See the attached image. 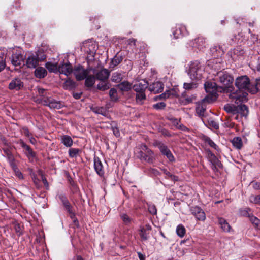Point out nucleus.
Wrapping results in <instances>:
<instances>
[{"instance_id":"nucleus-1","label":"nucleus","mask_w":260,"mask_h":260,"mask_svg":"<svg viewBox=\"0 0 260 260\" xmlns=\"http://www.w3.org/2000/svg\"><path fill=\"white\" fill-rule=\"evenodd\" d=\"M235 85L239 90L235 91L234 88L232 92L229 94V98L236 104L247 101V92L243 91V90L249 91V79L246 76L239 77L236 79Z\"/></svg>"},{"instance_id":"nucleus-2","label":"nucleus","mask_w":260,"mask_h":260,"mask_svg":"<svg viewBox=\"0 0 260 260\" xmlns=\"http://www.w3.org/2000/svg\"><path fill=\"white\" fill-rule=\"evenodd\" d=\"M213 80L217 83L220 84L223 86H219V88L224 92H232L234 87L232 84L234 81L233 77L228 72L225 71H221L216 73L214 75Z\"/></svg>"},{"instance_id":"nucleus-3","label":"nucleus","mask_w":260,"mask_h":260,"mask_svg":"<svg viewBox=\"0 0 260 260\" xmlns=\"http://www.w3.org/2000/svg\"><path fill=\"white\" fill-rule=\"evenodd\" d=\"M216 82H206L204 84V88L208 95L203 99L204 102H207L208 103H212L215 101L218 96L217 91L220 89L217 86Z\"/></svg>"},{"instance_id":"nucleus-4","label":"nucleus","mask_w":260,"mask_h":260,"mask_svg":"<svg viewBox=\"0 0 260 260\" xmlns=\"http://www.w3.org/2000/svg\"><path fill=\"white\" fill-rule=\"evenodd\" d=\"M137 157L141 161H144L149 164H152L155 159L154 152L145 144L141 145Z\"/></svg>"},{"instance_id":"nucleus-5","label":"nucleus","mask_w":260,"mask_h":260,"mask_svg":"<svg viewBox=\"0 0 260 260\" xmlns=\"http://www.w3.org/2000/svg\"><path fill=\"white\" fill-rule=\"evenodd\" d=\"M188 74L192 79L199 80L202 78V70L199 61H195L191 63Z\"/></svg>"},{"instance_id":"nucleus-6","label":"nucleus","mask_w":260,"mask_h":260,"mask_svg":"<svg viewBox=\"0 0 260 260\" xmlns=\"http://www.w3.org/2000/svg\"><path fill=\"white\" fill-rule=\"evenodd\" d=\"M153 146L155 147H157L161 154L166 156V157L169 159V160L171 162H174L175 160V159L172 153L170 150L169 149L168 146L165 145L162 142L159 141H155L153 143Z\"/></svg>"},{"instance_id":"nucleus-7","label":"nucleus","mask_w":260,"mask_h":260,"mask_svg":"<svg viewBox=\"0 0 260 260\" xmlns=\"http://www.w3.org/2000/svg\"><path fill=\"white\" fill-rule=\"evenodd\" d=\"M73 73L76 80L81 81L86 78L89 73V70L84 69L83 66L79 65L75 67Z\"/></svg>"},{"instance_id":"nucleus-8","label":"nucleus","mask_w":260,"mask_h":260,"mask_svg":"<svg viewBox=\"0 0 260 260\" xmlns=\"http://www.w3.org/2000/svg\"><path fill=\"white\" fill-rule=\"evenodd\" d=\"M41 101L44 105L49 107L50 109H59L62 107V105L60 101H56L51 98H43Z\"/></svg>"},{"instance_id":"nucleus-9","label":"nucleus","mask_w":260,"mask_h":260,"mask_svg":"<svg viewBox=\"0 0 260 260\" xmlns=\"http://www.w3.org/2000/svg\"><path fill=\"white\" fill-rule=\"evenodd\" d=\"M190 210L197 220L204 221L206 219L205 213L201 207L197 206L192 207Z\"/></svg>"},{"instance_id":"nucleus-10","label":"nucleus","mask_w":260,"mask_h":260,"mask_svg":"<svg viewBox=\"0 0 260 260\" xmlns=\"http://www.w3.org/2000/svg\"><path fill=\"white\" fill-rule=\"evenodd\" d=\"M188 34V32L186 27L182 24L176 25L173 31V35L175 39L181 38L183 36H187Z\"/></svg>"},{"instance_id":"nucleus-11","label":"nucleus","mask_w":260,"mask_h":260,"mask_svg":"<svg viewBox=\"0 0 260 260\" xmlns=\"http://www.w3.org/2000/svg\"><path fill=\"white\" fill-rule=\"evenodd\" d=\"M11 62L15 67L21 68L24 65V60L23 55L20 53H13L11 57Z\"/></svg>"},{"instance_id":"nucleus-12","label":"nucleus","mask_w":260,"mask_h":260,"mask_svg":"<svg viewBox=\"0 0 260 260\" xmlns=\"http://www.w3.org/2000/svg\"><path fill=\"white\" fill-rule=\"evenodd\" d=\"M94 168L96 173L100 176L103 177L104 175V170L103 164L98 156L94 157Z\"/></svg>"},{"instance_id":"nucleus-13","label":"nucleus","mask_w":260,"mask_h":260,"mask_svg":"<svg viewBox=\"0 0 260 260\" xmlns=\"http://www.w3.org/2000/svg\"><path fill=\"white\" fill-rule=\"evenodd\" d=\"M23 83L19 78L13 79L9 83V88L10 90H19L23 87Z\"/></svg>"},{"instance_id":"nucleus-14","label":"nucleus","mask_w":260,"mask_h":260,"mask_svg":"<svg viewBox=\"0 0 260 260\" xmlns=\"http://www.w3.org/2000/svg\"><path fill=\"white\" fill-rule=\"evenodd\" d=\"M94 74L96 79L101 81H106L110 75L109 71L106 69H103Z\"/></svg>"},{"instance_id":"nucleus-15","label":"nucleus","mask_w":260,"mask_h":260,"mask_svg":"<svg viewBox=\"0 0 260 260\" xmlns=\"http://www.w3.org/2000/svg\"><path fill=\"white\" fill-rule=\"evenodd\" d=\"M58 71L61 74L68 76L73 72L72 66L69 62L63 63L58 66Z\"/></svg>"},{"instance_id":"nucleus-16","label":"nucleus","mask_w":260,"mask_h":260,"mask_svg":"<svg viewBox=\"0 0 260 260\" xmlns=\"http://www.w3.org/2000/svg\"><path fill=\"white\" fill-rule=\"evenodd\" d=\"M164 85L161 82H154L149 86V90L154 93L161 92L164 89Z\"/></svg>"},{"instance_id":"nucleus-17","label":"nucleus","mask_w":260,"mask_h":260,"mask_svg":"<svg viewBox=\"0 0 260 260\" xmlns=\"http://www.w3.org/2000/svg\"><path fill=\"white\" fill-rule=\"evenodd\" d=\"M148 87V82L144 80L143 82L135 84L133 86V89L136 92H144Z\"/></svg>"},{"instance_id":"nucleus-18","label":"nucleus","mask_w":260,"mask_h":260,"mask_svg":"<svg viewBox=\"0 0 260 260\" xmlns=\"http://www.w3.org/2000/svg\"><path fill=\"white\" fill-rule=\"evenodd\" d=\"M39 64L37 56L32 54L28 57L26 61V65L29 68H35Z\"/></svg>"},{"instance_id":"nucleus-19","label":"nucleus","mask_w":260,"mask_h":260,"mask_svg":"<svg viewBox=\"0 0 260 260\" xmlns=\"http://www.w3.org/2000/svg\"><path fill=\"white\" fill-rule=\"evenodd\" d=\"M84 47L86 48V52L92 56H93L97 50V46L95 42L92 41L86 43Z\"/></svg>"},{"instance_id":"nucleus-20","label":"nucleus","mask_w":260,"mask_h":260,"mask_svg":"<svg viewBox=\"0 0 260 260\" xmlns=\"http://www.w3.org/2000/svg\"><path fill=\"white\" fill-rule=\"evenodd\" d=\"M60 142L67 147H71L73 144V140L72 138L67 135H63L60 136Z\"/></svg>"},{"instance_id":"nucleus-21","label":"nucleus","mask_w":260,"mask_h":260,"mask_svg":"<svg viewBox=\"0 0 260 260\" xmlns=\"http://www.w3.org/2000/svg\"><path fill=\"white\" fill-rule=\"evenodd\" d=\"M242 102H240L238 104H237L238 105L236 107V113H238L243 116H246L248 114V108L245 105L242 104Z\"/></svg>"},{"instance_id":"nucleus-22","label":"nucleus","mask_w":260,"mask_h":260,"mask_svg":"<svg viewBox=\"0 0 260 260\" xmlns=\"http://www.w3.org/2000/svg\"><path fill=\"white\" fill-rule=\"evenodd\" d=\"M23 149V152L25 155L30 161H32L36 157L35 152H34L31 147L28 145H26Z\"/></svg>"},{"instance_id":"nucleus-23","label":"nucleus","mask_w":260,"mask_h":260,"mask_svg":"<svg viewBox=\"0 0 260 260\" xmlns=\"http://www.w3.org/2000/svg\"><path fill=\"white\" fill-rule=\"evenodd\" d=\"M218 221L221 228L224 231L228 232L231 231V227L225 219L222 217H219L218 218Z\"/></svg>"},{"instance_id":"nucleus-24","label":"nucleus","mask_w":260,"mask_h":260,"mask_svg":"<svg viewBox=\"0 0 260 260\" xmlns=\"http://www.w3.org/2000/svg\"><path fill=\"white\" fill-rule=\"evenodd\" d=\"M77 86L76 83L71 78H68L63 83V88L66 90H71Z\"/></svg>"},{"instance_id":"nucleus-25","label":"nucleus","mask_w":260,"mask_h":260,"mask_svg":"<svg viewBox=\"0 0 260 260\" xmlns=\"http://www.w3.org/2000/svg\"><path fill=\"white\" fill-rule=\"evenodd\" d=\"M193 46L198 48L199 50L205 47V39L203 37H199L194 40Z\"/></svg>"},{"instance_id":"nucleus-26","label":"nucleus","mask_w":260,"mask_h":260,"mask_svg":"<svg viewBox=\"0 0 260 260\" xmlns=\"http://www.w3.org/2000/svg\"><path fill=\"white\" fill-rule=\"evenodd\" d=\"M206 103L208 102H204L203 100L201 104H199L196 107V113L200 117H202L204 116V112H205L206 109Z\"/></svg>"},{"instance_id":"nucleus-27","label":"nucleus","mask_w":260,"mask_h":260,"mask_svg":"<svg viewBox=\"0 0 260 260\" xmlns=\"http://www.w3.org/2000/svg\"><path fill=\"white\" fill-rule=\"evenodd\" d=\"M46 70L41 67H38L35 71V75L37 78L42 79L47 75Z\"/></svg>"},{"instance_id":"nucleus-28","label":"nucleus","mask_w":260,"mask_h":260,"mask_svg":"<svg viewBox=\"0 0 260 260\" xmlns=\"http://www.w3.org/2000/svg\"><path fill=\"white\" fill-rule=\"evenodd\" d=\"M231 143L233 147L237 149L240 150L243 147L242 140L240 137H234L232 140H231Z\"/></svg>"},{"instance_id":"nucleus-29","label":"nucleus","mask_w":260,"mask_h":260,"mask_svg":"<svg viewBox=\"0 0 260 260\" xmlns=\"http://www.w3.org/2000/svg\"><path fill=\"white\" fill-rule=\"evenodd\" d=\"M82 152V150L79 148L70 147L68 150L69 156L70 158H76Z\"/></svg>"},{"instance_id":"nucleus-30","label":"nucleus","mask_w":260,"mask_h":260,"mask_svg":"<svg viewBox=\"0 0 260 260\" xmlns=\"http://www.w3.org/2000/svg\"><path fill=\"white\" fill-rule=\"evenodd\" d=\"M109 126H107V127L110 128L112 130L114 135L116 137H120V133L116 122L111 121V123H109Z\"/></svg>"},{"instance_id":"nucleus-31","label":"nucleus","mask_w":260,"mask_h":260,"mask_svg":"<svg viewBox=\"0 0 260 260\" xmlns=\"http://www.w3.org/2000/svg\"><path fill=\"white\" fill-rule=\"evenodd\" d=\"M146 99L145 92H136V101L137 103L142 105L144 103Z\"/></svg>"},{"instance_id":"nucleus-32","label":"nucleus","mask_w":260,"mask_h":260,"mask_svg":"<svg viewBox=\"0 0 260 260\" xmlns=\"http://www.w3.org/2000/svg\"><path fill=\"white\" fill-rule=\"evenodd\" d=\"M210 154V161L212 164H213L217 167L222 168V165L221 162L218 159L215 155L213 154L210 151H209Z\"/></svg>"},{"instance_id":"nucleus-33","label":"nucleus","mask_w":260,"mask_h":260,"mask_svg":"<svg viewBox=\"0 0 260 260\" xmlns=\"http://www.w3.org/2000/svg\"><path fill=\"white\" fill-rule=\"evenodd\" d=\"M96 78L95 76L90 75L85 78V85L88 87H91L95 83Z\"/></svg>"},{"instance_id":"nucleus-34","label":"nucleus","mask_w":260,"mask_h":260,"mask_svg":"<svg viewBox=\"0 0 260 260\" xmlns=\"http://www.w3.org/2000/svg\"><path fill=\"white\" fill-rule=\"evenodd\" d=\"M122 60L123 57L121 55H119L118 54L116 55L110 62V67L114 68L119 64Z\"/></svg>"},{"instance_id":"nucleus-35","label":"nucleus","mask_w":260,"mask_h":260,"mask_svg":"<svg viewBox=\"0 0 260 260\" xmlns=\"http://www.w3.org/2000/svg\"><path fill=\"white\" fill-rule=\"evenodd\" d=\"M45 67L50 72H56L58 71V67L57 64L47 62L45 64Z\"/></svg>"},{"instance_id":"nucleus-36","label":"nucleus","mask_w":260,"mask_h":260,"mask_svg":"<svg viewBox=\"0 0 260 260\" xmlns=\"http://www.w3.org/2000/svg\"><path fill=\"white\" fill-rule=\"evenodd\" d=\"M118 88L122 91H127L132 88V85L128 82H122L118 85Z\"/></svg>"},{"instance_id":"nucleus-37","label":"nucleus","mask_w":260,"mask_h":260,"mask_svg":"<svg viewBox=\"0 0 260 260\" xmlns=\"http://www.w3.org/2000/svg\"><path fill=\"white\" fill-rule=\"evenodd\" d=\"M5 51L0 49V72L5 67Z\"/></svg>"},{"instance_id":"nucleus-38","label":"nucleus","mask_w":260,"mask_h":260,"mask_svg":"<svg viewBox=\"0 0 260 260\" xmlns=\"http://www.w3.org/2000/svg\"><path fill=\"white\" fill-rule=\"evenodd\" d=\"M139 235L142 241H146L149 238V232L146 231L144 228H141L139 231Z\"/></svg>"},{"instance_id":"nucleus-39","label":"nucleus","mask_w":260,"mask_h":260,"mask_svg":"<svg viewBox=\"0 0 260 260\" xmlns=\"http://www.w3.org/2000/svg\"><path fill=\"white\" fill-rule=\"evenodd\" d=\"M93 111L96 114H101L104 116H106L108 114L107 111L103 107H95L93 109Z\"/></svg>"},{"instance_id":"nucleus-40","label":"nucleus","mask_w":260,"mask_h":260,"mask_svg":"<svg viewBox=\"0 0 260 260\" xmlns=\"http://www.w3.org/2000/svg\"><path fill=\"white\" fill-rule=\"evenodd\" d=\"M186 232V230L184 226L182 224H179L177 226L176 228V233L177 235L182 238L183 237Z\"/></svg>"},{"instance_id":"nucleus-41","label":"nucleus","mask_w":260,"mask_h":260,"mask_svg":"<svg viewBox=\"0 0 260 260\" xmlns=\"http://www.w3.org/2000/svg\"><path fill=\"white\" fill-rule=\"evenodd\" d=\"M122 77L123 75L121 74L118 72H115L113 73L111 80L113 82L115 83H119L122 80Z\"/></svg>"},{"instance_id":"nucleus-42","label":"nucleus","mask_w":260,"mask_h":260,"mask_svg":"<svg viewBox=\"0 0 260 260\" xmlns=\"http://www.w3.org/2000/svg\"><path fill=\"white\" fill-rule=\"evenodd\" d=\"M110 88V84L105 81H101L97 85L98 89L102 91H105Z\"/></svg>"},{"instance_id":"nucleus-43","label":"nucleus","mask_w":260,"mask_h":260,"mask_svg":"<svg viewBox=\"0 0 260 260\" xmlns=\"http://www.w3.org/2000/svg\"><path fill=\"white\" fill-rule=\"evenodd\" d=\"M236 107L237 106L234 105H231L230 104H226L224 107V109L228 112L232 114L236 113Z\"/></svg>"},{"instance_id":"nucleus-44","label":"nucleus","mask_w":260,"mask_h":260,"mask_svg":"<svg viewBox=\"0 0 260 260\" xmlns=\"http://www.w3.org/2000/svg\"><path fill=\"white\" fill-rule=\"evenodd\" d=\"M249 219L251 223L255 225V226L258 229L260 228V220L257 217L251 215L249 216Z\"/></svg>"},{"instance_id":"nucleus-45","label":"nucleus","mask_w":260,"mask_h":260,"mask_svg":"<svg viewBox=\"0 0 260 260\" xmlns=\"http://www.w3.org/2000/svg\"><path fill=\"white\" fill-rule=\"evenodd\" d=\"M197 87V84L194 82L184 83L183 88L186 90H190Z\"/></svg>"},{"instance_id":"nucleus-46","label":"nucleus","mask_w":260,"mask_h":260,"mask_svg":"<svg viewBox=\"0 0 260 260\" xmlns=\"http://www.w3.org/2000/svg\"><path fill=\"white\" fill-rule=\"evenodd\" d=\"M120 218L123 221L125 224H128L131 223L132 219L130 217L125 213H122L120 214Z\"/></svg>"},{"instance_id":"nucleus-47","label":"nucleus","mask_w":260,"mask_h":260,"mask_svg":"<svg viewBox=\"0 0 260 260\" xmlns=\"http://www.w3.org/2000/svg\"><path fill=\"white\" fill-rule=\"evenodd\" d=\"M166 107V104L165 102H159L153 104L152 108L157 110L164 109Z\"/></svg>"},{"instance_id":"nucleus-48","label":"nucleus","mask_w":260,"mask_h":260,"mask_svg":"<svg viewBox=\"0 0 260 260\" xmlns=\"http://www.w3.org/2000/svg\"><path fill=\"white\" fill-rule=\"evenodd\" d=\"M165 92H166V96L168 98L178 96V93L177 91L174 89H170L169 90H166Z\"/></svg>"},{"instance_id":"nucleus-49","label":"nucleus","mask_w":260,"mask_h":260,"mask_svg":"<svg viewBox=\"0 0 260 260\" xmlns=\"http://www.w3.org/2000/svg\"><path fill=\"white\" fill-rule=\"evenodd\" d=\"M204 141L206 143L208 144L211 147L216 149L217 146L216 144L208 137L204 138Z\"/></svg>"},{"instance_id":"nucleus-50","label":"nucleus","mask_w":260,"mask_h":260,"mask_svg":"<svg viewBox=\"0 0 260 260\" xmlns=\"http://www.w3.org/2000/svg\"><path fill=\"white\" fill-rule=\"evenodd\" d=\"M233 53L234 55H236L237 56H241L244 55V51L240 47H237L236 48H235L233 50Z\"/></svg>"},{"instance_id":"nucleus-51","label":"nucleus","mask_w":260,"mask_h":260,"mask_svg":"<svg viewBox=\"0 0 260 260\" xmlns=\"http://www.w3.org/2000/svg\"><path fill=\"white\" fill-rule=\"evenodd\" d=\"M109 96L111 99L113 101H116L117 100V90L112 88L109 91Z\"/></svg>"},{"instance_id":"nucleus-52","label":"nucleus","mask_w":260,"mask_h":260,"mask_svg":"<svg viewBox=\"0 0 260 260\" xmlns=\"http://www.w3.org/2000/svg\"><path fill=\"white\" fill-rule=\"evenodd\" d=\"M148 210L149 212L152 215H156L157 214V209L154 204H148Z\"/></svg>"},{"instance_id":"nucleus-53","label":"nucleus","mask_w":260,"mask_h":260,"mask_svg":"<svg viewBox=\"0 0 260 260\" xmlns=\"http://www.w3.org/2000/svg\"><path fill=\"white\" fill-rule=\"evenodd\" d=\"M249 200L251 203L260 204V195L251 196Z\"/></svg>"},{"instance_id":"nucleus-54","label":"nucleus","mask_w":260,"mask_h":260,"mask_svg":"<svg viewBox=\"0 0 260 260\" xmlns=\"http://www.w3.org/2000/svg\"><path fill=\"white\" fill-rule=\"evenodd\" d=\"M35 55L37 56V59L39 62L40 61H42L46 58V55L43 52L40 50L36 53Z\"/></svg>"},{"instance_id":"nucleus-55","label":"nucleus","mask_w":260,"mask_h":260,"mask_svg":"<svg viewBox=\"0 0 260 260\" xmlns=\"http://www.w3.org/2000/svg\"><path fill=\"white\" fill-rule=\"evenodd\" d=\"M3 151H4L5 154L6 155L8 160H13V157H14V156H13L12 152L9 149H8V148L3 149Z\"/></svg>"},{"instance_id":"nucleus-56","label":"nucleus","mask_w":260,"mask_h":260,"mask_svg":"<svg viewBox=\"0 0 260 260\" xmlns=\"http://www.w3.org/2000/svg\"><path fill=\"white\" fill-rule=\"evenodd\" d=\"M208 123L209 125L215 129H218L219 128V124L218 123L212 119H210L208 121Z\"/></svg>"},{"instance_id":"nucleus-57","label":"nucleus","mask_w":260,"mask_h":260,"mask_svg":"<svg viewBox=\"0 0 260 260\" xmlns=\"http://www.w3.org/2000/svg\"><path fill=\"white\" fill-rule=\"evenodd\" d=\"M194 99V96L193 95L190 96H186V97H185L184 98V99L182 101V103L184 105L188 104L192 102Z\"/></svg>"},{"instance_id":"nucleus-58","label":"nucleus","mask_w":260,"mask_h":260,"mask_svg":"<svg viewBox=\"0 0 260 260\" xmlns=\"http://www.w3.org/2000/svg\"><path fill=\"white\" fill-rule=\"evenodd\" d=\"M57 197L60 200L62 204L64 203L66 201L68 200L65 194L63 193H58L57 194Z\"/></svg>"},{"instance_id":"nucleus-59","label":"nucleus","mask_w":260,"mask_h":260,"mask_svg":"<svg viewBox=\"0 0 260 260\" xmlns=\"http://www.w3.org/2000/svg\"><path fill=\"white\" fill-rule=\"evenodd\" d=\"M166 95H167L166 92H165L162 93V94L154 97V100L155 101H157L158 100H166V99H168V98Z\"/></svg>"},{"instance_id":"nucleus-60","label":"nucleus","mask_w":260,"mask_h":260,"mask_svg":"<svg viewBox=\"0 0 260 260\" xmlns=\"http://www.w3.org/2000/svg\"><path fill=\"white\" fill-rule=\"evenodd\" d=\"M22 133L27 137H29L30 135L29 129L27 127H23L22 128Z\"/></svg>"},{"instance_id":"nucleus-61","label":"nucleus","mask_w":260,"mask_h":260,"mask_svg":"<svg viewBox=\"0 0 260 260\" xmlns=\"http://www.w3.org/2000/svg\"><path fill=\"white\" fill-rule=\"evenodd\" d=\"M250 211V209L249 208H246V209L241 211V214L244 216H248L249 217V216H251L249 213Z\"/></svg>"},{"instance_id":"nucleus-62","label":"nucleus","mask_w":260,"mask_h":260,"mask_svg":"<svg viewBox=\"0 0 260 260\" xmlns=\"http://www.w3.org/2000/svg\"><path fill=\"white\" fill-rule=\"evenodd\" d=\"M38 91L40 96H44L46 95V91L43 88H38Z\"/></svg>"},{"instance_id":"nucleus-63","label":"nucleus","mask_w":260,"mask_h":260,"mask_svg":"<svg viewBox=\"0 0 260 260\" xmlns=\"http://www.w3.org/2000/svg\"><path fill=\"white\" fill-rule=\"evenodd\" d=\"M136 41V39L134 38H131L127 40V44L129 45H133V46L135 47Z\"/></svg>"},{"instance_id":"nucleus-64","label":"nucleus","mask_w":260,"mask_h":260,"mask_svg":"<svg viewBox=\"0 0 260 260\" xmlns=\"http://www.w3.org/2000/svg\"><path fill=\"white\" fill-rule=\"evenodd\" d=\"M16 232L19 235L22 234L21 229L19 224H17L15 226Z\"/></svg>"}]
</instances>
